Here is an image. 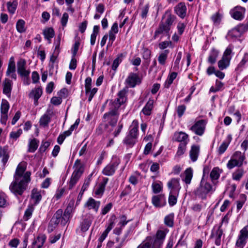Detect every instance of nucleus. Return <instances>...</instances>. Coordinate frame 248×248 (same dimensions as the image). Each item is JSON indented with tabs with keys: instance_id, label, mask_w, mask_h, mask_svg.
<instances>
[{
	"instance_id": "nucleus-1",
	"label": "nucleus",
	"mask_w": 248,
	"mask_h": 248,
	"mask_svg": "<svg viewBox=\"0 0 248 248\" xmlns=\"http://www.w3.org/2000/svg\"><path fill=\"white\" fill-rule=\"evenodd\" d=\"M26 169L25 163L19 164L14 175V181L10 185V190L16 196L23 194L31 181V173L30 171L24 173Z\"/></svg>"
},
{
	"instance_id": "nucleus-2",
	"label": "nucleus",
	"mask_w": 248,
	"mask_h": 248,
	"mask_svg": "<svg viewBox=\"0 0 248 248\" xmlns=\"http://www.w3.org/2000/svg\"><path fill=\"white\" fill-rule=\"evenodd\" d=\"M127 90L124 89L118 93V97L114 100H111L109 103V111L103 115L104 121L108 122L109 125L113 126L117 123L120 106L127 101Z\"/></svg>"
},
{
	"instance_id": "nucleus-3",
	"label": "nucleus",
	"mask_w": 248,
	"mask_h": 248,
	"mask_svg": "<svg viewBox=\"0 0 248 248\" xmlns=\"http://www.w3.org/2000/svg\"><path fill=\"white\" fill-rule=\"evenodd\" d=\"M212 185L209 183L204 181L203 177L200 185L194 189L193 194L196 198H198L202 200H205L207 195L212 191Z\"/></svg>"
},
{
	"instance_id": "nucleus-4",
	"label": "nucleus",
	"mask_w": 248,
	"mask_h": 248,
	"mask_svg": "<svg viewBox=\"0 0 248 248\" xmlns=\"http://www.w3.org/2000/svg\"><path fill=\"white\" fill-rule=\"evenodd\" d=\"M74 167H75V169L69 183V189H70L74 186L84 171V166L81 163L80 160H76Z\"/></svg>"
},
{
	"instance_id": "nucleus-5",
	"label": "nucleus",
	"mask_w": 248,
	"mask_h": 248,
	"mask_svg": "<svg viewBox=\"0 0 248 248\" xmlns=\"http://www.w3.org/2000/svg\"><path fill=\"white\" fill-rule=\"evenodd\" d=\"M245 159L244 153L236 151L232 156L230 160L227 164V168L231 170L235 167H240L243 165V162Z\"/></svg>"
},
{
	"instance_id": "nucleus-6",
	"label": "nucleus",
	"mask_w": 248,
	"mask_h": 248,
	"mask_svg": "<svg viewBox=\"0 0 248 248\" xmlns=\"http://www.w3.org/2000/svg\"><path fill=\"white\" fill-rule=\"evenodd\" d=\"M120 163V160L116 156L112 157V161L107 165L102 170V173L107 176L114 174L116 169Z\"/></svg>"
},
{
	"instance_id": "nucleus-7",
	"label": "nucleus",
	"mask_w": 248,
	"mask_h": 248,
	"mask_svg": "<svg viewBox=\"0 0 248 248\" xmlns=\"http://www.w3.org/2000/svg\"><path fill=\"white\" fill-rule=\"evenodd\" d=\"M248 26L240 24L230 31L228 33V37L233 40H236L248 30Z\"/></svg>"
},
{
	"instance_id": "nucleus-8",
	"label": "nucleus",
	"mask_w": 248,
	"mask_h": 248,
	"mask_svg": "<svg viewBox=\"0 0 248 248\" xmlns=\"http://www.w3.org/2000/svg\"><path fill=\"white\" fill-rule=\"evenodd\" d=\"M207 121L205 120H200L196 121L195 124L190 127V130L195 134L201 136L205 131Z\"/></svg>"
},
{
	"instance_id": "nucleus-9",
	"label": "nucleus",
	"mask_w": 248,
	"mask_h": 248,
	"mask_svg": "<svg viewBox=\"0 0 248 248\" xmlns=\"http://www.w3.org/2000/svg\"><path fill=\"white\" fill-rule=\"evenodd\" d=\"M74 202L70 201L65 210L64 213L61 215V225L64 226L72 217V213L74 211Z\"/></svg>"
},
{
	"instance_id": "nucleus-10",
	"label": "nucleus",
	"mask_w": 248,
	"mask_h": 248,
	"mask_svg": "<svg viewBox=\"0 0 248 248\" xmlns=\"http://www.w3.org/2000/svg\"><path fill=\"white\" fill-rule=\"evenodd\" d=\"M248 239V231L243 228L240 232V234L236 242L235 248H243Z\"/></svg>"
},
{
	"instance_id": "nucleus-11",
	"label": "nucleus",
	"mask_w": 248,
	"mask_h": 248,
	"mask_svg": "<svg viewBox=\"0 0 248 248\" xmlns=\"http://www.w3.org/2000/svg\"><path fill=\"white\" fill-rule=\"evenodd\" d=\"M170 30V29L165 26V24H163V21H161L157 29L155 31L153 37L155 39L160 35L161 37L164 36H169L170 37L169 31Z\"/></svg>"
},
{
	"instance_id": "nucleus-12",
	"label": "nucleus",
	"mask_w": 248,
	"mask_h": 248,
	"mask_svg": "<svg viewBox=\"0 0 248 248\" xmlns=\"http://www.w3.org/2000/svg\"><path fill=\"white\" fill-rule=\"evenodd\" d=\"M125 82L129 87L134 88L141 83V79L137 74L131 73L126 79Z\"/></svg>"
},
{
	"instance_id": "nucleus-13",
	"label": "nucleus",
	"mask_w": 248,
	"mask_h": 248,
	"mask_svg": "<svg viewBox=\"0 0 248 248\" xmlns=\"http://www.w3.org/2000/svg\"><path fill=\"white\" fill-rule=\"evenodd\" d=\"M245 8L241 6H236L230 11L232 18L236 20H241L244 17Z\"/></svg>"
},
{
	"instance_id": "nucleus-14",
	"label": "nucleus",
	"mask_w": 248,
	"mask_h": 248,
	"mask_svg": "<svg viewBox=\"0 0 248 248\" xmlns=\"http://www.w3.org/2000/svg\"><path fill=\"white\" fill-rule=\"evenodd\" d=\"M26 62L24 59H20L17 63V73L21 76L24 77H27L29 76L30 71L27 70L25 68Z\"/></svg>"
},
{
	"instance_id": "nucleus-15",
	"label": "nucleus",
	"mask_w": 248,
	"mask_h": 248,
	"mask_svg": "<svg viewBox=\"0 0 248 248\" xmlns=\"http://www.w3.org/2000/svg\"><path fill=\"white\" fill-rule=\"evenodd\" d=\"M152 202L155 207H161L165 205L166 202L163 195L154 196L152 199Z\"/></svg>"
},
{
	"instance_id": "nucleus-16",
	"label": "nucleus",
	"mask_w": 248,
	"mask_h": 248,
	"mask_svg": "<svg viewBox=\"0 0 248 248\" xmlns=\"http://www.w3.org/2000/svg\"><path fill=\"white\" fill-rule=\"evenodd\" d=\"M165 19V21H163V24L170 29L171 26L175 19V16L171 14L170 12L167 11L163 16L162 20Z\"/></svg>"
},
{
	"instance_id": "nucleus-17",
	"label": "nucleus",
	"mask_w": 248,
	"mask_h": 248,
	"mask_svg": "<svg viewBox=\"0 0 248 248\" xmlns=\"http://www.w3.org/2000/svg\"><path fill=\"white\" fill-rule=\"evenodd\" d=\"M100 205L99 201H96L92 198H90L85 204V207H87L89 210L93 209L95 212L98 210Z\"/></svg>"
},
{
	"instance_id": "nucleus-18",
	"label": "nucleus",
	"mask_w": 248,
	"mask_h": 248,
	"mask_svg": "<svg viewBox=\"0 0 248 248\" xmlns=\"http://www.w3.org/2000/svg\"><path fill=\"white\" fill-rule=\"evenodd\" d=\"M188 135L182 131L174 133L172 140L174 141L182 142H187Z\"/></svg>"
},
{
	"instance_id": "nucleus-19",
	"label": "nucleus",
	"mask_w": 248,
	"mask_h": 248,
	"mask_svg": "<svg viewBox=\"0 0 248 248\" xmlns=\"http://www.w3.org/2000/svg\"><path fill=\"white\" fill-rule=\"evenodd\" d=\"M31 201H32L33 204H37L42 199L41 190H39L37 188H33L31 190Z\"/></svg>"
},
{
	"instance_id": "nucleus-20",
	"label": "nucleus",
	"mask_w": 248,
	"mask_h": 248,
	"mask_svg": "<svg viewBox=\"0 0 248 248\" xmlns=\"http://www.w3.org/2000/svg\"><path fill=\"white\" fill-rule=\"evenodd\" d=\"M186 7L184 3L180 2L175 7V12L180 17L183 18L186 15Z\"/></svg>"
},
{
	"instance_id": "nucleus-21",
	"label": "nucleus",
	"mask_w": 248,
	"mask_h": 248,
	"mask_svg": "<svg viewBox=\"0 0 248 248\" xmlns=\"http://www.w3.org/2000/svg\"><path fill=\"white\" fill-rule=\"evenodd\" d=\"M52 112L47 110L40 118L39 121L40 125L43 126H46L50 122Z\"/></svg>"
},
{
	"instance_id": "nucleus-22",
	"label": "nucleus",
	"mask_w": 248,
	"mask_h": 248,
	"mask_svg": "<svg viewBox=\"0 0 248 248\" xmlns=\"http://www.w3.org/2000/svg\"><path fill=\"white\" fill-rule=\"evenodd\" d=\"M168 186L169 188L172 189L171 191L174 192V194L178 193L180 189L179 179L175 178L172 179L168 183Z\"/></svg>"
},
{
	"instance_id": "nucleus-23",
	"label": "nucleus",
	"mask_w": 248,
	"mask_h": 248,
	"mask_svg": "<svg viewBox=\"0 0 248 248\" xmlns=\"http://www.w3.org/2000/svg\"><path fill=\"white\" fill-rule=\"evenodd\" d=\"M46 239L44 235H40L32 242L31 248H41L44 245Z\"/></svg>"
},
{
	"instance_id": "nucleus-24",
	"label": "nucleus",
	"mask_w": 248,
	"mask_h": 248,
	"mask_svg": "<svg viewBox=\"0 0 248 248\" xmlns=\"http://www.w3.org/2000/svg\"><path fill=\"white\" fill-rule=\"evenodd\" d=\"M200 153V146L193 145L189 151V156L193 162H195L198 157Z\"/></svg>"
},
{
	"instance_id": "nucleus-25",
	"label": "nucleus",
	"mask_w": 248,
	"mask_h": 248,
	"mask_svg": "<svg viewBox=\"0 0 248 248\" xmlns=\"http://www.w3.org/2000/svg\"><path fill=\"white\" fill-rule=\"evenodd\" d=\"M223 233L222 230L220 229V227H219L217 230H214L212 232L211 235V237H215V244L219 246L220 245L221 237Z\"/></svg>"
},
{
	"instance_id": "nucleus-26",
	"label": "nucleus",
	"mask_w": 248,
	"mask_h": 248,
	"mask_svg": "<svg viewBox=\"0 0 248 248\" xmlns=\"http://www.w3.org/2000/svg\"><path fill=\"white\" fill-rule=\"evenodd\" d=\"M3 93L8 97H10L12 90V81L9 79H5L3 83Z\"/></svg>"
},
{
	"instance_id": "nucleus-27",
	"label": "nucleus",
	"mask_w": 248,
	"mask_h": 248,
	"mask_svg": "<svg viewBox=\"0 0 248 248\" xmlns=\"http://www.w3.org/2000/svg\"><path fill=\"white\" fill-rule=\"evenodd\" d=\"M154 103V100L150 99L142 108V112L145 115L149 116L151 114L152 110L153 108Z\"/></svg>"
},
{
	"instance_id": "nucleus-28",
	"label": "nucleus",
	"mask_w": 248,
	"mask_h": 248,
	"mask_svg": "<svg viewBox=\"0 0 248 248\" xmlns=\"http://www.w3.org/2000/svg\"><path fill=\"white\" fill-rule=\"evenodd\" d=\"M139 123L138 121L134 120L129 128L128 135L137 138L138 136Z\"/></svg>"
},
{
	"instance_id": "nucleus-29",
	"label": "nucleus",
	"mask_w": 248,
	"mask_h": 248,
	"mask_svg": "<svg viewBox=\"0 0 248 248\" xmlns=\"http://www.w3.org/2000/svg\"><path fill=\"white\" fill-rule=\"evenodd\" d=\"M219 51L215 48H213L209 54L208 58V62L210 64H214L216 62L218 56Z\"/></svg>"
},
{
	"instance_id": "nucleus-30",
	"label": "nucleus",
	"mask_w": 248,
	"mask_h": 248,
	"mask_svg": "<svg viewBox=\"0 0 248 248\" xmlns=\"http://www.w3.org/2000/svg\"><path fill=\"white\" fill-rule=\"evenodd\" d=\"M62 214V210L59 209L55 213L52 217L50 222L51 224H54L55 226H57L59 223L61 224V215Z\"/></svg>"
},
{
	"instance_id": "nucleus-31",
	"label": "nucleus",
	"mask_w": 248,
	"mask_h": 248,
	"mask_svg": "<svg viewBox=\"0 0 248 248\" xmlns=\"http://www.w3.org/2000/svg\"><path fill=\"white\" fill-rule=\"evenodd\" d=\"M45 38L48 41V43L50 44L51 39L54 37L55 32L52 28H47L43 31V32Z\"/></svg>"
},
{
	"instance_id": "nucleus-32",
	"label": "nucleus",
	"mask_w": 248,
	"mask_h": 248,
	"mask_svg": "<svg viewBox=\"0 0 248 248\" xmlns=\"http://www.w3.org/2000/svg\"><path fill=\"white\" fill-rule=\"evenodd\" d=\"M184 177L182 178V180L186 184H190L193 177L192 170L190 168L186 169L184 172Z\"/></svg>"
},
{
	"instance_id": "nucleus-33",
	"label": "nucleus",
	"mask_w": 248,
	"mask_h": 248,
	"mask_svg": "<svg viewBox=\"0 0 248 248\" xmlns=\"http://www.w3.org/2000/svg\"><path fill=\"white\" fill-rule=\"evenodd\" d=\"M222 172V170L220 169L218 167L214 168L210 174V177L212 181L214 182V181L217 180Z\"/></svg>"
},
{
	"instance_id": "nucleus-34",
	"label": "nucleus",
	"mask_w": 248,
	"mask_h": 248,
	"mask_svg": "<svg viewBox=\"0 0 248 248\" xmlns=\"http://www.w3.org/2000/svg\"><path fill=\"white\" fill-rule=\"evenodd\" d=\"M9 155L7 149L5 148L0 147V157L1 158V162L3 164V168H4L6 163L9 159Z\"/></svg>"
},
{
	"instance_id": "nucleus-35",
	"label": "nucleus",
	"mask_w": 248,
	"mask_h": 248,
	"mask_svg": "<svg viewBox=\"0 0 248 248\" xmlns=\"http://www.w3.org/2000/svg\"><path fill=\"white\" fill-rule=\"evenodd\" d=\"M169 52L170 51L168 49H166L159 54L158 61L159 64L162 65H164L166 64Z\"/></svg>"
},
{
	"instance_id": "nucleus-36",
	"label": "nucleus",
	"mask_w": 248,
	"mask_h": 248,
	"mask_svg": "<svg viewBox=\"0 0 248 248\" xmlns=\"http://www.w3.org/2000/svg\"><path fill=\"white\" fill-rule=\"evenodd\" d=\"M146 240L149 241L151 248H161L162 247V245L161 244V242L156 240L154 237L151 236H147Z\"/></svg>"
},
{
	"instance_id": "nucleus-37",
	"label": "nucleus",
	"mask_w": 248,
	"mask_h": 248,
	"mask_svg": "<svg viewBox=\"0 0 248 248\" xmlns=\"http://www.w3.org/2000/svg\"><path fill=\"white\" fill-rule=\"evenodd\" d=\"M230 61L229 58L222 57L221 59L218 62V67L220 70L226 69L230 65Z\"/></svg>"
},
{
	"instance_id": "nucleus-38",
	"label": "nucleus",
	"mask_w": 248,
	"mask_h": 248,
	"mask_svg": "<svg viewBox=\"0 0 248 248\" xmlns=\"http://www.w3.org/2000/svg\"><path fill=\"white\" fill-rule=\"evenodd\" d=\"M17 4L18 2L16 0L8 1L7 3V10L10 14L13 15L15 13Z\"/></svg>"
},
{
	"instance_id": "nucleus-39",
	"label": "nucleus",
	"mask_w": 248,
	"mask_h": 248,
	"mask_svg": "<svg viewBox=\"0 0 248 248\" xmlns=\"http://www.w3.org/2000/svg\"><path fill=\"white\" fill-rule=\"evenodd\" d=\"M174 217L173 213L166 216L164 218V224L168 227H172L174 225Z\"/></svg>"
},
{
	"instance_id": "nucleus-40",
	"label": "nucleus",
	"mask_w": 248,
	"mask_h": 248,
	"mask_svg": "<svg viewBox=\"0 0 248 248\" xmlns=\"http://www.w3.org/2000/svg\"><path fill=\"white\" fill-rule=\"evenodd\" d=\"M92 222V218H85L81 224V230L83 232H85L88 230Z\"/></svg>"
},
{
	"instance_id": "nucleus-41",
	"label": "nucleus",
	"mask_w": 248,
	"mask_h": 248,
	"mask_svg": "<svg viewBox=\"0 0 248 248\" xmlns=\"http://www.w3.org/2000/svg\"><path fill=\"white\" fill-rule=\"evenodd\" d=\"M39 141L36 139H33L31 140L29 144V148L28 151L31 153L34 152L38 148Z\"/></svg>"
},
{
	"instance_id": "nucleus-42",
	"label": "nucleus",
	"mask_w": 248,
	"mask_h": 248,
	"mask_svg": "<svg viewBox=\"0 0 248 248\" xmlns=\"http://www.w3.org/2000/svg\"><path fill=\"white\" fill-rule=\"evenodd\" d=\"M166 235V232L162 230H158L156 233L154 238L156 240L161 242V244H163L164 239Z\"/></svg>"
},
{
	"instance_id": "nucleus-43",
	"label": "nucleus",
	"mask_w": 248,
	"mask_h": 248,
	"mask_svg": "<svg viewBox=\"0 0 248 248\" xmlns=\"http://www.w3.org/2000/svg\"><path fill=\"white\" fill-rule=\"evenodd\" d=\"M92 175H93L92 174H90L88 176V178L85 180L84 183V184L82 186V187L81 188V189L80 191V194H81V197L82 196L85 190H86L87 189V188H88V187L90 184L91 181V178H92Z\"/></svg>"
},
{
	"instance_id": "nucleus-44",
	"label": "nucleus",
	"mask_w": 248,
	"mask_h": 248,
	"mask_svg": "<svg viewBox=\"0 0 248 248\" xmlns=\"http://www.w3.org/2000/svg\"><path fill=\"white\" fill-rule=\"evenodd\" d=\"M25 22L23 19H19L16 25V28L19 33H23L26 31L25 28Z\"/></svg>"
},
{
	"instance_id": "nucleus-45",
	"label": "nucleus",
	"mask_w": 248,
	"mask_h": 248,
	"mask_svg": "<svg viewBox=\"0 0 248 248\" xmlns=\"http://www.w3.org/2000/svg\"><path fill=\"white\" fill-rule=\"evenodd\" d=\"M177 75V74L176 72H172L169 76L165 83L164 86L166 88H169L170 86L172 84L173 80L176 78Z\"/></svg>"
},
{
	"instance_id": "nucleus-46",
	"label": "nucleus",
	"mask_w": 248,
	"mask_h": 248,
	"mask_svg": "<svg viewBox=\"0 0 248 248\" xmlns=\"http://www.w3.org/2000/svg\"><path fill=\"white\" fill-rule=\"evenodd\" d=\"M188 143L187 142H182L180 143L178 146V150L176 153V155L179 156L182 155L184 154V153L186 151V146L187 144Z\"/></svg>"
},
{
	"instance_id": "nucleus-47",
	"label": "nucleus",
	"mask_w": 248,
	"mask_h": 248,
	"mask_svg": "<svg viewBox=\"0 0 248 248\" xmlns=\"http://www.w3.org/2000/svg\"><path fill=\"white\" fill-rule=\"evenodd\" d=\"M244 174V170L242 169H239L232 174V178L234 180L239 181Z\"/></svg>"
},
{
	"instance_id": "nucleus-48",
	"label": "nucleus",
	"mask_w": 248,
	"mask_h": 248,
	"mask_svg": "<svg viewBox=\"0 0 248 248\" xmlns=\"http://www.w3.org/2000/svg\"><path fill=\"white\" fill-rule=\"evenodd\" d=\"M136 138L127 135L124 140V143L130 146H132L136 143Z\"/></svg>"
},
{
	"instance_id": "nucleus-49",
	"label": "nucleus",
	"mask_w": 248,
	"mask_h": 248,
	"mask_svg": "<svg viewBox=\"0 0 248 248\" xmlns=\"http://www.w3.org/2000/svg\"><path fill=\"white\" fill-rule=\"evenodd\" d=\"M9 104L6 100H2L0 106L1 113H8L9 109Z\"/></svg>"
},
{
	"instance_id": "nucleus-50",
	"label": "nucleus",
	"mask_w": 248,
	"mask_h": 248,
	"mask_svg": "<svg viewBox=\"0 0 248 248\" xmlns=\"http://www.w3.org/2000/svg\"><path fill=\"white\" fill-rule=\"evenodd\" d=\"M34 208L32 205L29 206L26 210L24 216V219L25 221L28 220L31 216Z\"/></svg>"
},
{
	"instance_id": "nucleus-51",
	"label": "nucleus",
	"mask_w": 248,
	"mask_h": 248,
	"mask_svg": "<svg viewBox=\"0 0 248 248\" xmlns=\"http://www.w3.org/2000/svg\"><path fill=\"white\" fill-rule=\"evenodd\" d=\"M42 94V90L41 88H37L34 90H32L30 94V95H33V98L35 99H38Z\"/></svg>"
},
{
	"instance_id": "nucleus-52",
	"label": "nucleus",
	"mask_w": 248,
	"mask_h": 248,
	"mask_svg": "<svg viewBox=\"0 0 248 248\" xmlns=\"http://www.w3.org/2000/svg\"><path fill=\"white\" fill-rule=\"evenodd\" d=\"M7 197L3 192H0V207H4L8 204Z\"/></svg>"
},
{
	"instance_id": "nucleus-53",
	"label": "nucleus",
	"mask_w": 248,
	"mask_h": 248,
	"mask_svg": "<svg viewBox=\"0 0 248 248\" xmlns=\"http://www.w3.org/2000/svg\"><path fill=\"white\" fill-rule=\"evenodd\" d=\"M229 146V143H227L226 141L223 142L220 146L219 147L218 149V154L219 155L223 154L225 151L227 150Z\"/></svg>"
},
{
	"instance_id": "nucleus-54",
	"label": "nucleus",
	"mask_w": 248,
	"mask_h": 248,
	"mask_svg": "<svg viewBox=\"0 0 248 248\" xmlns=\"http://www.w3.org/2000/svg\"><path fill=\"white\" fill-rule=\"evenodd\" d=\"M149 9V4L148 3L146 4L141 8V17L142 18H146Z\"/></svg>"
},
{
	"instance_id": "nucleus-55",
	"label": "nucleus",
	"mask_w": 248,
	"mask_h": 248,
	"mask_svg": "<svg viewBox=\"0 0 248 248\" xmlns=\"http://www.w3.org/2000/svg\"><path fill=\"white\" fill-rule=\"evenodd\" d=\"M152 187L154 193H158L161 191L162 189L161 185L157 183H153L152 185Z\"/></svg>"
},
{
	"instance_id": "nucleus-56",
	"label": "nucleus",
	"mask_w": 248,
	"mask_h": 248,
	"mask_svg": "<svg viewBox=\"0 0 248 248\" xmlns=\"http://www.w3.org/2000/svg\"><path fill=\"white\" fill-rule=\"evenodd\" d=\"M85 88L86 93L87 94L88 92H90L91 89L92 85V78L90 77H88L85 79Z\"/></svg>"
},
{
	"instance_id": "nucleus-57",
	"label": "nucleus",
	"mask_w": 248,
	"mask_h": 248,
	"mask_svg": "<svg viewBox=\"0 0 248 248\" xmlns=\"http://www.w3.org/2000/svg\"><path fill=\"white\" fill-rule=\"evenodd\" d=\"M186 109V106L184 105H181L177 108V112L178 116L179 118H181L184 114Z\"/></svg>"
},
{
	"instance_id": "nucleus-58",
	"label": "nucleus",
	"mask_w": 248,
	"mask_h": 248,
	"mask_svg": "<svg viewBox=\"0 0 248 248\" xmlns=\"http://www.w3.org/2000/svg\"><path fill=\"white\" fill-rule=\"evenodd\" d=\"M174 192L170 191V194L169 197V203L170 206L174 205L177 202V198L175 196L173 195L171 193L174 194Z\"/></svg>"
},
{
	"instance_id": "nucleus-59",
	"label": "nucleus",
	"mask_w": 248,
	"mask_h": 248,
	"mask_svg": "<svg viewBox=\"0 0 248 248\" xmlns=\"http://www.w3.org/2000/svg\"><path fill=\"white\" fill-rule=\"evenodd\" d=\"M105 187L99 184L98 187L95 190L94 193L96 195L101 197L104 193Z\"/></svg>"
},
{
	"instance_id": "nucleus-60",
	"label": "nucleus",
	"mask_w": 248,
	"mask_h": 248,
	"mask_svg": "<svg viewBox=\"0 0 248 248\" xmlns=\"http://www.w3.org/2000/svg\"><path fill=\"white\" fill-rule=\"evenodd\" d=\"M50 102L53 105L58 106L62 103V99L61 97L54 96L51 99Z\"/></svg>"
},
{
	"instance_id": "nucleus-61",
	"label": "nucleus",
	"mask_w": 248,
	"mask_h": 248,
	"mask_svg": "<svg viewBox=\"0 0 248 248\" xmlns=\"http://www.w3.org/2000/svg\"><path fill=\"white\" fill-rule=\"evenodd\" d=\"M232 52V49L230 46L228 47L225 51L224 52L223 57L225 58H229V60H231L232 59V57L231 56Z\"/></svg>"
},
{
	"instance_id": "nucleus-62",
	"label": "nucleus",
	"mask_w": 248,
	"mask_h": 248,
	"mask_svg": "<svg viewBox=\"0 0 248 248\" xmlns=\"http://www.w3.org/2000/svg\"><path fill=\"white\" fill-rule=\"evenodd\" d=\"M80 45V43L79 42H76L74 45V46L72 48V55L73 57H75L77 54L79 48V46Z\"/></svg>"
},
{
	"instance_id": "nucleus-63",
	"label": "nucleus",
	"mask_w": 248,
	"mask_h": 248,
	"mask_svg": "<svg viewBox=\"0 0 248 248\" xmlns=\"http://www.w3.org/2000/svg\"><path fill=\"white\" fill-rule=\"evenodd\" d=\"M112 207V204L111 203H109L107 204L102 209L101 211V214L103 215L107 214L110 210L111 209Z\"/></svg>"
},
{
	"instance_id": "nucleus-64",
	"label": "nucleus",
	"mask_w": 248,
	"mask_h": 248,
	"mask_svg": "<svg viewBox=\"0 0 248 248\" xmlns=\"http://www.w3.org/2000/svg\"><path fill=\"white\" fill-rule=\"evenodd\" d=\"M186 28V25L184 23H179L177 25V28L179 35H182Z\"/></svg>"
}]
</instances>
